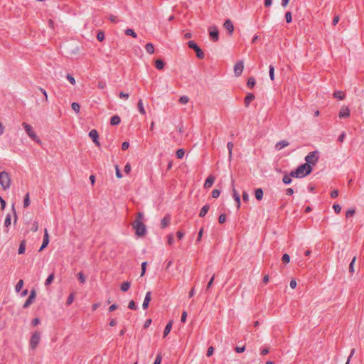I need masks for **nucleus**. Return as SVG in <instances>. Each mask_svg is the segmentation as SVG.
<instances>
[{
    "label": "nucleus",
    "instance_id": "nucleus-17",
    "mask_svg": "<svg viewBox=\"0 0 364 364\" xmlns=\"http://www.w3.org/2000/svg\"><path fill=\"white\" fill-rule=\"evenodd\" d=\"M171 220V217L169 215H166L164 218L161 220V228H165L168 226Z\"/></svg>",
    "mask_w": 364,
    "mask_h": 364
},
{
    "label": "nucleus",
    "instance_id": "nucleus-37",
    "mask_svg": "<svg viewBox=\"0 0 364 364\" xmlns=\"http://www.w3.org/2000/svg\"><path fill=\"white\" fill-rule=\"evenodd\" d=\"M23 281L22 279H20V280L17 282V284H16V287H15V290H16V291H17V292L20 291V290L21 289V288L23 287Z\"/></svg>",
    "mask_w": 364,
    "mask_h": 364
},
{
    "label": "nucleus",
    "instance_id": "nucleus-58",
    "mask_svg": "<svg viewBox=\"0 0 364 364\" xmlns=\"http://www.w3.org/2000/svg\"><path fill=\"white\" fill-rule=\"evenodd\" d=\"M119 97L120 98H123L124 100H127L129 98V95L128 93H125L124 92H121L119 94Z\"/></svg>",
    "mask_w": 364,
    "mask_h": 364
},
{
    "label": "nucleus",
    "instance_id": "nucleus-6",
    "mask_svg": "<svg viewBox=\"0 0 364 364\" xmlns=\"http://www.w3.org/2000/svg\"><path fill=\"white\" fill-rule=\"evenodd\" d=\"M188 46L190 48L195 50L197 58L199 59H203L205 57L204 53L200 48V47L193 41L188 42Z\"/></svg>",
    "mask_w": 364,
    "mask_h": 364
},
{
    "label": "nucleus",
    "instance_id": "nucleus-16",
    "mask_svg": "<svg viewBox=\"0 0 364 364\" xmlns=\"http://www.w3.org/2000/svg\"><path fill=\"white\" fill-rule=\"evenodd\" d=\"M350 115V110L347 107H342L339 112L340 118L348 117Z\"/></svg>",
    "mask_w": 364,
    "mask_h": 364
},
{
    "label": "nucleus",
    "instance_id": "nucleus-24",
    "mask_svg": "<svg viewBox=\"0 0 364 364\" xmlns=\"http://www.w3.org/2000/svg\"><path fill=\"white\" fill-rule=\"evenodd\" d=\"M26 251V240H22L20 243L18 252L19 255H22Z\"/></svg>",
    "mask_w": 364,
    "mask_h": 364
},
{
    "label": "nucleus",
    "instance_id": "nucleus-63",
    "mask_svg": "<svg viewBox=\"0 0 364 364\" xmlns=\"http://www.w3.org/2000/svg\"><path fill=\"white\" fill-rule=\"evenodd\" d=\"M124 172H125L127 174H128V173H130V171H131V166H130V164H127L125 165L124 168Z\"/></svg>",
    "mask_w": 364,
    "mask_h": 364
},
{
    "label": "nucleus",
    "instance_id": "nucleus-4",
    "mask_svg": "<svg viewBox=\"0 0 364 364\" xmlns=\"http://www.w3.org/2000/svg\"><path fill=\"white\" fill-rule=\"evenodd\" d=\"M23 127H24V129L26 132V134L35 141H36L38 144H41V139L38 137L36 132L33 131V127L23 122L22 124Z\"/></svg>",
    "mask_w": 364,
    "mask_h": 364
},
{
    "label": "nucleus",
    "instance_id": "nucleus-36",
    "mask_svg": "<svg viewBox=\"0 0 364 364\" xmlns=\"http://www.w3.org/2000/svg\"><path fill=\"white\" fill-rule=\"evenodd\" d=\"M355 260H356V257L355 256L352 261L350 262V264H349V272L350 273H353L354 272V264L355 262Z\"/></svg>",
    "mask_w": 364,
    "mask_h": 364
},
{
    "label": "nucleus",
    "instance_id": "nucleus-49",
    "mask_svg": "<svg viewBox=\"0 0 364 364\" xmlns=\"http://www.w3.org/2000/svg\"><path fill=\"white\" fill-rule=\"evenodd\" d=\"M220 194V191L218 189H214L213 191H212V197L214 198H217L219 197Z\"/></svg>",
    "mask_w": 364,
    "mask_h": 364
},
{
    "label": "nucleus",
    "instance_id": "nucleus-45",
    "mask_svg": "<svg viewBox=\"0 0 364 364\" xmlns=\"http://www.w3.org/2000/svg\"><path fill=\"white\" fill-rule=\"evenodd\" d=\"M106 86H107V84H106L105 81H104V80L98 81L97 87L99 89H105L106 87Z\"/></svg>",
    "mask_w": 364,
    "mask_h": 364
},
{
    "label": "nucleus",
    "instance_id": "nucleus-48",
    "mask_svg": "<svg viewBox=\"0 0 364 364\" xmlns=\"http://www.w3.org/2000/svg\"><path fill=\"white\" fill-rule=\"evenodd\" d=\"M11 216L10 215H7L4 221V225L5 227H9L11 225Z\"/></svg>",
    "mask_w": 364,
    "mask_h": 364
},
{
    "label": "nucleus",
    "instance_id": "nucleus-25",
    "mask_svg": "<svg viewBox=\"0 0 364 364\" xmlns=\"http://www.w3.org/2000/svg\"><path fill=\"white\" fill-rule=\"evenodd\" d=\"M255 198L258 200H260L262 199L263 198V191L262 188H257L255 190Z\"/></svg>",
    "mask_w": 364,
    "mask_h": 364
},
{
    "label": "nucleus",
    "instance_id": "nucleus-50",
    "mask_svg": "<svg viewBox=\"0 0 364 364\" xmlns=\"http://www.w3.org/2000/svg\"><path fill=\"white\" fill-rule=\"evenodd\" d=\"M333 208L335 213H337V214L340 213V212L341 210V207L338 204H334L333 205Z\"/></svg>",
    "mask_w": 364,
    "mask_h": 364
},
{
    "label": "nucleus",
    "instance_id": "nucleus-15",
    "mask_svg": "<svg viewBox=\"0 0 364 364\" xmlns=\"http://www.w3.org/2000/svg\"><path fill=\"white\" fill-rule=\"evenodd\" d=\"M215 178L214 176L210 175L204 183V188H210L213 186L214 181H215Z\"/></svg>",
    "mask_w": 364,
    "mask_h": 364
},
{
    "label": "nucleus",
    "instance_id": "nucleus-42",
    "mask_svg": "<svg viewBox=\"0 0 364 364\" xmlns=\"http://www.w3.org/2000/svg\"><path fill=\"white\" fill-rule=\"evenodd\" d=\"M74 298H75V293H71L67 299L66 304L68 306L70 305L73 303Z\"/></svg>",
    "mask_w": 364,
    "mask_h": 364
},
{
    "label": "nucleus",
    "instance_id": "nucleus-9",
    "mask_svg": "<svg viewBox=\"0 0 364 364\" xmlns=\"http://www.w3.org/2000/svg\"><path fill=\"white\" fill-rule=\"evenodd\" d=\"M209 35L213 41L216 42L218 41V30L215 26L209 28Z\"/></svg>",
    "mask_w": 364,
    "mask_h": 364
},
{
    "label": "nucleus",
    "instance_id": "nucleus-14",
    "mask_svg": "<svg viewBox=\"0 0 364 364\" xmlns=\"http://www.w3.org/2000/svg\"><path fill=\"white\" fill-rule=\"evenodd\" d=\"M151 299V292L147 291L145 295V298H144V302L142 304V307L144 309H146L148 308L149 304Z\"/></svg>",
    "mask_w": 364,
    "mask_h": 364
},
{
    "label": "nucleus",
    "instance_id": "nucleus-3",
    "mask_svg": "<svg viewBox=\"0 0 364 364\" xmlns=\"http://www.w3.org/2000/svg\"><path fill=\"white\" fill-rule=\"evenodd\" d=\"M0 185L4 190L8 189L11 186V177L6 171L0 173Z\"/></svg>",
    "mask_w": 364,
    "mask_h": 364
},
{
    "label": "nucleus",
    "instance_id": "nucleus-2",
    "mask_svg": "<svg viewBox=\"0 0 364 364\" xmlns=\"http://www.w3.org/2000/svg\"><path fill=\"white\" fill-rule=\"evenodd\" d=\"M312 167L309 164H301L294 171L290 173V176L294 178H303L311 173Z\"/></svg>",
    "mask_w": 364,
    "mask_h": 364
},
{
    "label": "nucleus",
    "instance_id": "nucleus-21",
    "mask_svg": "<svg viewBox=\"0 0 364 364\" xmlns=\"http://www.w3.org/2000/svg\"><path fill=\"white\" fill-rule=\"evenodd\" d=\"M121 122L120 117L118 115H114L111 117L110 124L113 126L118 125Z\"/></svg>",
    "mask_w": 364,
    "mask_h": 364
},
{
    "label": "nucleus",
    "instance_id": "nucleus-11",
    "mask_svg": "<svg viewBox=\"0 0 364 364\" xmlns=\"http://www.w3.org/2000/svg\"><path fill=\"white\" fill-rule=\"evenodd\" d=\"M89 136L92 139L93 142L97 146H100V144L98 141L99 134L97 130L92 129L89 132Z\"/></svg>",
    "mask_w": 364,
    "mask_h": 364
},
{
    "label": "nucleus",
    "instance_id": "nucleus-44",
    "mask_svg": "<svg viewBox=\"0 0 364 364\" xmlns=\"http://www.w3.org/2000/svg\"><path fill=\"white\" fill-rule=\"evenodd\" d=\"M282 259L284 264H288L290 262V257L288 254H284Z\"/></svg>",
    "mask_w": 364,
    "mask_h": 364
},
{
    "label": "nucleus",
    "instance_id": "nucleus-55",
    "mask_svg": "<svg viewBox=\"0 0 364 364\" xmlns=\"http://www.w3.org/2000/svg\"><path fill=\"white\" fill-rule=\"evenodd\" d=\"M226 220V215L225 214H221L218 218V222L222 224L224 223Z\"/></svg>",
    "mask_w": 364,
    "mask_h": 364
},
{
    "label": "nucleus",
    "instance_id": "nucleus-53",
    "mask_svg": "<svg viewBox=\"0 0 364 364\" xmlns=\"http://www.w3.org/2000/svg\"><path fill=\"white\" fill-rule=\"evenodd\" d=\"M66 78L72 85L75 84V80L70 74H68Z\"/></svg>",
    "mask_w": 364,
    "mask_h": 364
},
{
    "label": "nucleus",
    "instance_id": "nucleus-5",
    "mask_svg": "<svg viewBox=\"0 0 364 364\" xmlns=\"http://www.w3.org/2000/svg\"><path fill=\"white\" fill-rule=\"evenodd\" d=\"M319 152L318 151H314L310 152L306 157L305 164H309L311 166H314L318 160Z\"/></svg>",
    "mask_w": 364,
    "mask_h": 364
},
{
    "label": "nucleus",
    "instance_id": "nucleus-54",
    "mask_svg": "<svg viewBox=\"0 0 364 364\" xmlns=\"http://www.w3.org/2000/svg\"><path fill=\"white\" fill-rule=\"evenodd\" d=\"M128 307L130 309H132V310H135L136 309V304L135 302L133 301V300H131L129 302V305H128Z\"/></svg>",
    "mask_w": 364,
    "mask_h": 364
},
{
    "label": "nucleus",
    "instance_id": "nucleus-60",
    "mask_svg": "<svg viewBox=\"0 0 364 364\" xmlns=\"http://www.w3.org/2000/svg\"><path fill=\"white\" fill-rule=\"evenodd\" d=\"M38 230V222L35 221L33 223V225H32V228H31V230L33 232H36Z\"/></svg>",
    "mask_w": 364,
    "mask_h": 364
},
{
    "label": "nucleus",
    "instance_id": "nucleus-47",
    "mask_svg": "<svg viewBox=\"0 0 364 364\" xmlns=\"http://www.w3.org/2000/svg\"><path fill=\"white\" fill-rule=\"evenodd\" d=\"M189 98L187 96H181L179 99V102L181 104H186L188 102Z\"/></svg>",
    "mask_w": 364,
    "mask_h": 364
},
{
    "label": "nucleus",
    "instance_id": "nucleus-35",
    "mask_svg": "<svg viewBox=\"0 0 364 364\" xmlns=\"http://www.w3.org/2000/svg\"><path fill=\"white\" fill-rule=\"evenodd\" d=\"M269 77L271 79V80H274V68L272 65H270L269 67Z\"/></svg>",
    "mask_w": 364,
    "mask_h": 364
},
{
    "label": "nucleus",
    "instance_id": "nucleus-62",
    "mask_svg": "<svg viewBox=\"0 0 364 364\" xmlns=\"http://www.w3.org/2000/svg\"><path fill=\"white\" fill-rule=\"evenodd\" d=\"M235 350L237 353H242L245 350V346H243L242 347L237 346V347H235Z\"/></svg>",
    "mask_w": 364,
    "mask_h": 364
},
{
    "label": "nucleus",
    "instance_id": "nucleus-27",
    "mask_svg": "<svg viewBox=\"0 0 364 364\" xmlns=\"http://www.w3.org/2000/svg\"><path fill=\"white\" fill-rule=\"evenodd\" d=\"M155 66L158 70H162L164 68V63L161 59H157L155 61Z\"/></svg>",
    "mask_w": 364,
    "mask_h": 364
},
{
    "label": "nucleus",
    "instance_id": "nucleus-7",
    "mask_svg": "<svg viewBox=\"0 0 364 364\" xmlns=\"http://www.w3.org/2000/svg\"><path fill=\"white\" fill-rule=\"evenodd\" d=\"M41 340V333L36 331L33 333L30 340V347L32 349L36 348Z\"/></svg>",
    "mask_w": 364,
    "mask_h": 364
},
{
    "label": "nucleus",
    "instance_id": "nucleus-41",
    "mask_svg": "<svg viewBox=\"0 0 364 364\" xmlns=\"http://www.w3.org/2000/svg\"><path fill=\"white\" fill-rule=\"evenodd\" d=\"M233 146H234V144L231 141L228 142L227 144V148L228 149L230 158H231V156H232V151Z\"/></svg>",
    "mask_w": 364,
    "mask_h": 364
},
{
    "label": "nucleus",
    "instance_id": "nucleus-64",
    "mask_svg": "<svg viewBox=\"0 0 364 364\" xmlns=\"http://www.w3.org/2000/svg\"><path fill=\"white\" fill-rule=\"evenodd\" d=\"M161 355L160 354L157 355L154 364H160L161 362Z\"/></svg>",
    "mask_w": 364,
    "mask_h": 364
},
{
    "label": "nucleus",
    "instance_id": "nucleus-12",
    "mask_svg": "<svg viewBox=\"0 0 364 364\" xmlns=\"http://www.w3.org/2000/svg\"><path fill=\"white\" fill-rule=\"evenodd\" d=\"M223 26L228 31V34L231 36L234 31V26L232 22L230 19H227L225 20Z\"/></svg>",
    "mask_w": 364,
    "mask_h": 364
},
{
    "label": "nucleus",
    "instance_id": "nucleus-30",
    "mask_svg": "<svg viewBox=\"0 0 364 364\" xmlns=\"http://www.w3.org/2000/svg\"><path fill=\"white\" fill-rule=\"evenodd\" d=\"M334 97L338 99V100H343L345 97V95L341 91H336L333 93Z\"/></svg>",
    "mask_w": 364,
    "mask_h": 364
},
{
    "label": "nucleus",
    "instance_id": "nucleus-43",
    "mask_svg": "<svg viewBox=\"0 0 364 364\" xmlns=\"http://www.w3.org/2000/svg\"><path fill=\"white\" fill-rule=\"evenodd\" d=\"M184 154H185L184 150L182 149H180L177 150L176 155L178 159H182L184 156Z\"/></svg>",
    "mask_w": 364,
    "mask_h": 364
},
{
    "label": "nucleus",
    "instance_id": "nucleus-33",
    "mask_svg": "<svg viewBox=\"0 0 364 364\" xmlns=\"http://www.w3.org/2000/svg\"><path fill=\"white\" fill-rule=\"evenodd\" d=\"M291 177H292V176H290V174H289V175H287V174L284 175V176H283V178H282V181H283V183H285V184H289V183H291Z\"/></svg>",
    "mask_w": 364,
    "mask_h": 364
},
{
    "label": "nucleus",
    "instance_id": "nucleus-39",
    "mask_svg": "<svg viewBox=\"0 0 364 364\" xmlns=\"http://www.w3.org/2000/svg\"><path fill=\"white\" fill-rule=\"evenodd\" d=\"M71 107L74 112L78 113L80 112V105L77 102H73L71 105Z\"/></svg>",
    "mask_w": 364,
    "mask_h": 364
},
{
    "label": "nucleus",
    "instance_id": "nucleus-51",
    "mask_svg": "<svg viewBox=\"0 0 364 364\" xmlns=\"http://www.w3.org/2000/svg\"><path fill=\"white\" fill-rule=\"evenodd\" d=\"M355 209L352 208V209H349L346 213V218H350V217H352L354 214H355Z\"/></svg>",
    "mask_w": 364,
    "mask_h": 364
},
{
    "label": "nucleus",
    "instance_id": "nucleus-32",
    "mask_svg": "<svg viewBox=\"0 0 364 364\" xmlns=\"http://www.w3.org/2000/svg\"><path fill=\"white\" fill-rule=\"evenodd\" d=\"M255 85V79L253 77H250L247 80V85L250 88H252Z\"/></svg>",
    "mask_w": 364,
    "mask_h": 364
},
{
    "label": "nucleus",
    "instance_id": "nucleus-22",
    "mask_svg": "<svg viewBox=\"0 0 364 364\" xmlns=\"http://www.w3.org/2000/svg\"><path fill=\"white\" fill-rule=\"evenodd\" d=\"M209 208H210L209 205L206 204V205H203L200 211L199 216L204 217L207 214Z\"/></svg>",
    "mask_w": 364,
    "mask_h": 364
},
{
    "label": "nucleus",
    "instance_id": "nucleus-46",
    "mask_svg": "<svg viewBox=\"0 0 364 364\" xmlns=\"http://www.w3.org/2000/svg\"><path fill=\"white\" fill-rule=\"evenodd\" d=\"M285 19H286V21L287 23H291V21H292V17H291V13L290 11H287L286 14H285Z\"/></svg>",
    "mask_w": 364,
    "mask_h": 364
},
{
    "label": "nucleus",
    "instance_id": "nucleus-59",
    "mask_svg": "<svg viewBox=\"0 0 364 364\" xmlns=\"http://www.w3.org/2000/svg\"><path fill=\"white\" fill-rule=\"evenodd\" d=\"M167 242L169 245H173V243L174 242V238H173V235L170 234L168 235V241Z\"/></svg>",
    "mask_w": 364,
    "mask_h": 364
},
{
    "label": "nucleus",
    "instance_id": "nucleus-28",
    "mask_svg": "<svg viewBox=\"0 0 364 364\" xmlns=\"http://www.w3.org/2000/svg\"><path fill=\"white\" fill-rule=\"evenodd\" d=\"M137 107H138L139 112L141 114H146V111H145L144 105H143L142 100L140 99L139 100Z\"/></svg>",
    "mask_w": 364,
    "mask_h": 364
},
{
    "label": "nucleus",
    "instance_id": "nucleus-20",
    "mask_svg": "<svg viewBox=\"0 0 364 364\" xmlns=\"http://www.w3.org/2000/svg\"><path fill=\"white\" fill-rule=\"evenodd\" d=\"M232 196L235 201L237 202V208H239L240 206V195L235 188L232 189Z\"/></svg>",
    "mask_w": 364,
    "mask_h": 364
},
{
    "label": "nucleus",
    "instance_id": "nucleus-13",
    "mask_svg": "<svg viewBox=\"0 0 364 364\" xmlns=\"http://www.w3.org/2000/svg\"><path fill=\"white\" fill-rule=\"evenodd\" d=\"M49 243V235L47 229L44 230L43 240V243L39 249V251H42Z\"/></svg>",
    "mask_w": 364,
    "mask_h": 364
},
{
    "label": "nucleus",
    "instance_id": "nucleus-29",
    "mask_svg": "<svg viewBox=\"0 0 364 364\" xmlns=\"http://www.w3.org/2000/svg\"><path fill=\"white\" fill-rule=\"evenodd\" d=\"M130 285L129 282H124L121 284L120 289L122 291H127L130 288Z\"/></svg>",
    "mask_w": 364,
    "mask_h": 364
},
{
    "label": "nucleus",
    "instance_id": "nucleus-23",
    "mask_svg": "<svg viewBox=\"0 0 364 364\" xmlns=\"http://www.w3.org/2000/svg\"><path fill=\"white\" fill-rule=\"evenodd\" d=\"M145 49L149 54H153L154 53V46L151 43H149L145 46Z\"/></svg>",
    "mask_w": 364,
    "mask_h": 364
},
{
    "label": "nucleus",
    "instance_id": "nucleus-18",
    "mask_svg": "<svg viewBox=\"0 0 364 364\" xmlns=\"http://www.w3.org/2000/svg\"><path fill=\"white\" fill-rule=\"evenodd\" d=\"M289 144V143L286 140H282L279 142H277L275 145V148L277 150H281L282 149L287 146Z\"/></svg>",
    "mask_w": 364,
    "mask_h": 364
},
{
    "label": "nucleus",
    "instance_id": "nucleus-26",
    "mask_svg": "<svg viewBox=\"0 0 364 364\" xmlns=\"http://www.w3.org/2000/svg\"><path fill=\"white\" fill-rule=\"evenodd\" d=\"M171 327H172V321H170L166 326L165 327V329H164V336L166 337L168 333L169 332L171 331Z\"/></svg>",
    "mask_w": 364,
    "mask_h": 364
},
{
    "label": "nucleus",
    "instance_id": "nucleus-40",
    "mask_svg": "<svg viewBox=\"0 0 364 364\" xmlns=\"http://www.w3.org/2000/svg\"><path fill=\"white\" fill-rule=\"evenodd\" d=\"M77 276L79 282L81 284H84L85 282L86 278L82 272H79Z\"/></svg>",
    "mask_w": 364,
    "mask_h": 364
},
{
    "label": "nucleus",
    "instance_id": "nucleus-1",
    "mask_svg": "<svg viewBox=\"0 0 364 364\" xmlns=\"http://www.w3.org/2000/svg\"><path fill=\"white\" fill-rule=\"evenodd\" d=\"M144 218V215L142 213H138L136 217V219L132 223L133 228L136 231V234L138 236H143L146 233V226L142 223V219Z\"/></svg>",
    "mask_w": 364,
    "mask_h": 364
},
{
    "label": "nucleus",
    "instance_id": "nucleus-57",
    "mask_svg": "<svg viewBox=\"0 0 364 364\" xmlns=\"http://www.w3.org/2000/svg\"><path fill=\"white\" fill-rule=\"evenodd\" d=\"M115 169H116V176L118 178H121L122 177V175L121 173V171L119 170V166L118 165H116L115 166Z\"/></svg>",
    "mask_w": 364,
    "mask_h": 364
},
{
    "label": "nucleus",
    "instance_id": "nucleus-8",
    "mask_svg": "<svg viewBox=\"0 0 364 364\" xmlns=\"http://www.w3.org/2000/svg\"><path fill=\"white\" fill-rule=\"evenodd\" d=\"M244 69L243 61L240 60L237 62L234 66V73L235 76L239 77L241 75Z\"/></svg>",
    "mask_w": 364,
    "mask_h": 364
},
{
    "label": "nucleus",
    "instance_id": "nucleus-10",
    "mask_svg": "<svg viewBox=\"0 0 364 364\" xmlns=\"http://www.w3.org/2000/svg\"><path fill=\"white\" fill-rule=\"evenodd\" d=\"M36 296V291L34 289H32L30 292V295H29L28 298L25 301L23 307L28 308L33 302V300L35 299Z\"/></svg>",
    "mask_w": 364,
    "mask_h": 364
},
{
    "label": "nucleus",
    "instance_id": "nucleus-34",
    "mask_svg": "<svg viewBox=\"0 0 364 364\" xmlns=\"http://www.w3.org/2000/svg\"><path fill=\"white\" fill-rule=\"evenodd\" d=\"M53 279H54V274L52 273L51 274H50L48 278L46 279V282H45V285L46 286H48L50 285L53 281Z\"/></svg>",
    "mask_w": 364,
    "mask_h": 364
},
{
    "label": "nucleus",
    "instance_id": "nucleus-61",
    "mask_svg": "<svg viewBox=\"0 0 364 364\" xmlns=\"http://www.w3.org/2000/svg\"><path fill=\"white\" fill-rule=\"evenodd\" d=\"M213 352H214V348L213 346H210L207 350V356H208V357L211 356L213 354Z\"/></svg>",
    "mask_w": 364,
    "mask_h": 364
},
{
    "label": "nucleus",
    "instance_id": "nucleus-19",
    "mask_svg": "<svg viewBox=\"0 0 364 364\" xmlns=\"http://www.w3.org/2000/svg\"><path fill=\"white\" fill-rule=\"evenodd\" d=\"M255 95L252 93H249L245 98V105L246 107H248L250 102L254 100Z\"/></svg>",
    "mask_w": 364,
    "mask_h": 364
},
{
    "label": "nucleus",
    "instance_id": "nucleus-56",
    "mask_svg": "<svg viewBox=\"0 0 364 364\" xmlns=\"http://www.w3.org/2000/svg\"><path fill=\"white\" fill-rule=\"evenodd\" d=\"M146 264H147L146 262H142V264H141V276L144 275V274L146 272Z\"/></svg>",
    "mask_w": 364,
    "mask_h": 364
},
{
    "label": "nucleus",
    "instance_id": "nucleus-31",
    "mask_svg": "<svg viewBox=\"0 0 364 364\" xmlns=\"http://www.w3.org/2000/svg\"><path fill=\"white\" fill-rule=\"evenodd\" d=\"M125 34L127 35V36H132L133 38H136L137 37V35L136 33L134 32V31L132 28H127L124 31Z\"/></svg>",
    "mask_w": 364,
    "mask_h": 364
},
{
    "label": "nucleus",
    "instance_id": "nucleus-38",
    "mask_svg": "<svg viewBox=\"0 0 364 364\" xmlns=\"http://www.w3.org/2000/svg\"><path fill=\"white\" fill-rule=\"evenodd\" d=\"M30 205L29 193H26L23 200V207L27 208Z\"/></svg>",
    "mask_w": 364,
    "mask_h": 364
},
{
    "label": "nucleus",
    "instance_id": "nucleus-52",
    "mask_svg": "<svg viewBox=\"0 0 364 364\" xmlns=\"http://www.w3.org/2000/svg\"><path fill=\"white\" fill-rule=\"evenodd\" d=\"M97 38L99 41H102L105 39V34L102 31L98 32Z\"/></svg>",
    "mask_w": 364,
    "mask_h": 364
}]
</instances>
